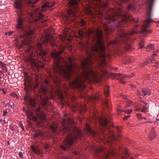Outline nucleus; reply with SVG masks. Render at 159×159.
I'll use <instances>...</instances> for the list:
<instances>
[{
	"label": "nucleus",
	"instance_id": "obj_1",
	"mask_svg": "<svg viewBox=\"0 0 159 159\" xmlns=\"http://www.w3.org/2000/svg\"><path fill=\"white\" fill-rule=\"evenodd\" d=\"M70 33V30L67 28L64 30L63 34L60 36L61 40L64 44L60 47V51L53 52L51 54V56L55 61L53 68L55 72L62 75L64 78L67 80H69L72 75H75L76 78L70 83V86L74 88L84 89L86 87L84 83L85 80H89L90 82L96 81L98 79V73L94 71L92 66V58L94 56L90 54L87 51L89 56L82 62V74L80 73V69L77 65L73 62V58L69 57L68 62H65L60 54L65 49L66 47H68L70 50L72 49V46L70 43L73 37Z\"/></svg>",
	"mask_w": 159,
	"mask_h": 159
},
{
	"label": "nucleus",
	"instance_id": "obj_2",
	"mask_svg": "<svg viewBox=\"0 0 159 159\" xmlns=\"http://www.w3.org/2000/svg\"><path fill=\"white\" fill-rule=\"evenodd\" d=\"M74 123V121L72 119L67 118L62 120V125L61 129L58 128V125L54 124L50 126L54 134H58L61 133L63 135L65 134H69L63 144L61 146L64 150L68 149L75 141L82 135V131L75 127Z\"/></svg>",
	"mask_w": 159,
	"mask_h": 159
},
{
	"label": "nucleus",
	"instance_id": "obj_3",
	"mask_svg": "<svg viewBox=\"0 0 159 159\" xmlns=\"http://www.w3.org/2000/svg\"><path fill=\"white\" fill-rule=\"evenodd\" d=\"M22 45L26 47V51L29 53V56L26 59L34 70L38 69L39 67H44L45 61H46L45 55L46 52L42 50V44L39 43L37 45V49L34 48L32 44L29 43L28 40L25 39L22 42Z\"/></svg>",
	"mask_w": 159,
	"mask_h": 159
},
{
	"label": "nucleus",
	"instance_id": "obj_4",
	"mask_svg": "<svg viewBox=\"0 0 159 159\" xmlns=\"http://www.w3.org/2000/svg\"><path fill=\"white\" fill-rule=\"evenodd\" d=\"M87 34L89 37L92 36V35L97 34V39L96 43L93 45H92L90 49L93 52L97 53L98 55V62L102 66L106 65V63L105 61V57L106 55L105 54V48L104 47L101 38L102 37V31L99 30H95V32L93 30H89L87 32Z\"/></svg>",
	"mask_w": 159,
	"mask_h": 159
},
{
	"label": "nucleus",
	"instance_id": "obj_5",
	"mask_svg": "<svg viewBox=\"0 0 159 159\" xmlns=\"http://www.w3.org/2000/svg\"><path fill=\"white\" fill-rule=\"evenodd\" d=\"M122 10L120 8H110V11L107 13V15L108 17L105 19L107 22L110 23L112 22L117 21L119 23L120 22H124L128 21H131L134 22L138 21L132 17H128V15L125 14V12L122 13Z\"/></svg>",
	"mask_w": 159,
	"mask_h": 159
},
{
	"label": "nucleus",
	"instance_id": "obj_6",
	"mask_svg": "<svg viewBox=\"0 0 159 159\" xmlns=\"http://www.w3.org/2000/svg\"><path fill=\"white\" fill-rule=\"evenodd\" d=\"M136 31L135 29L133 30L131 32L127 33L124 32L123 30H121L119 32H118L119 34L118 39H116L115 40L111 41L108 43V48L112 47L113 48L118 45L119 44L122 43L127 44L129 40L130 36L132 35L136 34Z\"/></svg>",
	"mask_w": 159,
	"mask_h": 159
},
{
	"label": "nucleus",
	"instance_id": "obj_7",
	"mask_svg": "<svg viewBox=\"0 0 159 159\" xmlns=\"http://www.w3.org/2000/svg\"><path fill=\"white\" fill-rule=\"evenodd\" d=\"M154 0H149L147 4V10L148 11L147 14V19L144 21L142 30L143 34H149L151 32L150 30H147V28L150 26V23L153 22L151 18L152 17L151 10L153 4Z\"/></svg>",
	"mask_w": 159,
	"mask_h": 159
},
{
	"label": "nucleus",
	"instance_id": "obj_8",
	"mask_svg": "<svg viewBox=\"0 0 159 159\" xmlns=\"http://www.w3.org/2000/svg\"><path fill=\"white\" fill-rule=\"evenodd\" d=\"M55 3L52 4L50 3L49 2H46L42 6L41 8H38L35 9L34 11L30 13V16L32 18H34V21L36 22L39 20H40L43 16V15L42 13V11H45L44 9V8H49L52 7Z\"/></svg>",
	"mask_w": 159,
	"mask_h": 159
},
{
	"label": "nucleus",
	"instance_id": "obj_9",
	"mask_svg": "<svg viewBox=\"0 0 159 159\" xmlns=\"http://www.w3.org/2000/svg\"><path fill=\"white\" fill-rule=\"evenodd\" d=\"M41 89V90H39V92L41 93V91L43 93V94H42L40 95V99L41 100V103L43 106H45L46 105L48 99V96L47 95L48 91L47 88L46 86L43 84Z\"/></svg>",
	"mask_w": 159,
	"mask_h": 159
},
{
	"label": "nucleus",
	"instance_id": "obj_10",
	"mask_svg": "<svg viewBox=\"0 0 159 159\" xmlns=\"http://www.w3.org/2000/svg\"><path fill=\"white\" fill-rule=\"evenodd\" d=\"M46 37H45L43 41V44L46 45L48 42H49L50 44H51L52 47L56 46L57 48V46L55 45L53 40V37L52 36H51L50 33L48 34H46Z\"/></svg>",
	"mask_w": 159,
	"mask_h": 159
},
{
	"label": "nucleus",
	"instance_id": "obj_11",
	"mask_svg": "<svg viewBox=\"0 0 159 159\" xmlns=\"http://www.w3.org/2000/svg\"><path fill=\"white\" fill-rule=\"evenodd\" d=\"M115 77L116 79L120 80L121 83H124L123 81L125 78L129 77V78H132L134 75V73H132L130 75H124L120 73H116L114 74Z\"/></svg>",
	"mask_w": 159,
	"mask_h": 159
},
{
	"label": "nucleus",
	"instance_id": "obj_12",
	"mask_svg": "<svg viewBox=\"0 0 159 159\" xmlns=\"http://www.w3.org/2000/svg\"><path fill=\"white\" fill-rule=\"evenodd\" d=\"M24 24V19L22 17H19L17 19V24L16 26V28L21 30H23Z\"/></svg>",
	"mask_w": 159,
	"mask_h": 159
},
{
	"label": "nucleus",
	"instance_id": "obj_13",
	"mask_svg": "<svg viewBox=\"0 0 159 159\" xmlns=\"http://www.w3.org/2000/svg\"><path fill=\"white\" fill-rule=\"evenodd\" d=\"M40 110V107H39L35 109V111L37 112V116L39 117V118L42 121L44 122L46 121V117L44 114L43 112H41L40 113H39Z\"/></svg>",
	"mask_w": 159,
	"mask_h": 159
},
{
	"label": "nucleus",
	"instance_id": "obj_14",
	"mask_svg": "<svg viewBox=\"0 0 159 159\" xmlns=\"http://www.w3.org/2000/svg\"><path fill=\"white\" fill-rule=\"evenodd\" d=\"M134 107L135 108L134 109V110L136 111H139L142 108L141 111L142 112L145 113L147 111V108L144 106H143L142 107L141 104L140 103L138 104L137 105L135 106Z\"/></svg>",
	"mask_w": 159,
	"mask_h": 159
},
{
	"label": "nucleus",
	"instance_id": "obj_15",
	"mask_svg": "<svg viewBox=\"0 0 159 159\" xmlns=\"http://www.w3.org/2000/svg\"><path fill=\"white\" fill-rule=\"evenodd\" d=\"M85 129L88 132V133L90 134L93 136H94L96 134V132L91 129L89 125L88 124H86L85 126Z\"/></svg>",
	"mask_w": 159,
	"mask_h": 159
},
{
	"label": "nucleus",
	"instance_id": "obj_16",
	"mask_svg": "<svg viewBox=\"0 0 159 159\" xmlns=\"http://www.w3.org/2000/svg\"><path fill=\"white\" fill-rule=\"evenodd\" d=\"M15 1L14 4L15 7L19 9V11H20L21 12V10L20 9L22 5V0H15Z\"/></svg>",
	"mask_w": 159,
	"mask_h": 159
},
{
	"label": "nucleus",
	"instance_id": "obj_17",
	"mask_svg": "<svg viewBox=\"0 0 159 159\" xmlns=\"http://www.w3.org/2000/svg\"><path fill=\"white\" fill-rule=\"evenodd\" d=\"M116 152L114 150H112L110 151H108L105 154V159H109L110 156L116 155Z\"/></svg>",
	"mask_w": 159,
	"mask_h": 159
},
{
	"label": "nucleus",
	"instance_id": "obj_18",
	"mask_svg": "<svg viewBox=\"0 0 159 159\" xmlns=\"http://www.w3.org/2000/svg\"><path fill=\"white\" fill-rule=\"evenodd\" d=\"M156 137V134L155 132V129L152 128L148 136V138L151 140L154 139Z\"/></svg>",
	"mask_w": 159,
	"mask_h": 159
},
{
	"label": "nucleus",
	"instance_id": "obj_19",
	"mask_svg": "<svg viewBox=\"0 0 159 159\" xmlns=\"http://www.w3.org/2000/svg\"><path fill=\"white\" fill-rule=\"evenodd\" d=\"M100 99L99 94H97L90 98V100L93 103H96L98 99Z\"/></svg>",
	"mask_w": 159,
	"mask_h": 159
},
{
	"label": "nucleus",
	"instance_id": "obj_20",
	"mask_svg": "<svg viewBox=\"0 0 159 159\" xmlns=\"http://www.w3.org/2000/svg\"><path fill=\"white\" fill-rule=\"evenodd\" d=\"M44 136L43 132L41 131H38L36 132L34 135L35 138L42 137Z\"/></svg>",
	"mask_w": 159,
	"mask_h": 159
},
{
	"label": "nucleus",
	"instance_id": "obj_21",
	"mask_svg": "<svg viewBox=\"0 0 159 159\" xmlns=\"http://www.w3.org/2000/svg\"><path fill=\"white\" fill-rule=\"evenodd\" d=\"M103 27L105 32L107 34H109L114 31L112 29L109 28L106 24H104Z\"/></svg>",
	"mask_w": 159,
	"mask_h": 159
},
{
	"label": "nucleus",
	"instance_id": "obj_22",
	"mask_svg": "<svg viewBox=\"0 0 159 159\" xmlns=\"http://www.w3.org/2000/svg\"><path fill=\"white\" fill-rule=\"evenodd\" d=\"M151 92L150 90L148 88H146L142 89V93H143L144 96L150 95L151 94Z\"/></svg>",
	"mask_w": 159,
	"mask_h": 159
},
{
	"label": "nucleus",
	"instance_id": "obj_23",
	"mask_svg": "<svg viewBox=\"0 0 159 159\" xmlns=\"http://www.w3.org/2000/svg\"><path fill=\"white\" fill-rule=\"evenodd\" d=\"M100 123L101 125L103 127H107L108 125V121L106 119L104 118V119H100Z\"/></svg>",
	"mask_w": 159,
	"mask_h": 159
},
{
	"label": "nucleus",
	"instance_id": "obj_24",
	"mask_svg": "<svg viewBox=\"0 0 159 159\" xmlns=\"http://www.w3.org/2000/svg\"><path fill=\"white\" fill-rule=\"evenodd\" d=\"M31 148L32 150L37 154H39L40 153V150L38 149V147H35L33 146H31Z\"/></svg>",
	"mask_w": 159,
	"mask_h": 159
},
{
	"label": "nucleus",
	"instance_id": "obj_25",
	"mask_svg": "<svg viewBox=\"0 0 159 159\" xmlns=\"http://www.w3.org/2000/svg\"><path fill=\"white\" fill-rule=\"evenodd\" d=\"M0 68L2 70V72L5 73L7 71L5 64L1 61H0Z\"/></svg>",
	"mask_w": 159,
	"mask_h": 159
},
{
	"label": "nucleus",
	"instance_id": "obj_26",
	"mask_svg": "<svg viewBox=\"0 0 159 159\" xmlns=\"http://www.w3.org/2000/svg\"><path fill=\"white\" fill-rule=\"evenodd\" d=\"M104 150V148L103 147H101L96 148L94 152L95 156L98 157H99L98 155V153L99 152L103 151Z\"/></svg>",
	"mask_w": 159,
	"mask_h": 159
},
{
	"label": "nucleus",
	"instance_id": "obj_27",
	"mask_svg": "<svg viewBox=\"0 0 159 159\" xmlns=\"http://www.w3.org/2000/svg\"><path fill=\"white\" fill-rule=\"evenodd\" d=\"M33 0H28V3L29 5L31 7H34L35 3L39 0H36L34 1Z\"/></svg>",
	"mask_w": 159,
	"mask_h": 159
},
{
	"label": "nucleus",
	"instance_id": "obj_28",
	"mask_svg": "<svg viewBox=\"0 0 159 159\" xmlns=\"http://www.w3.org/2000/svg\"><path fill=\"white\" fill-rule=\"evenodd\" d=\"M125 107H127L131 106L133 104L132 102L128 99H126L125 102Z\"/></svg>",
	"mask_w": 159,
	"mask_h": 159
},
{
	"label": "nucleus",
	"instance_id": "obj_29",
	"mask_svg": "<svg viewBox=\"0 0 159 159\" xmlns=\"http://www.w3.org/2000/svg\"><path fill=\"white\" fill-rule=\"evenodd\" d=\"M80 38L81 39L85 35V30L83 31L80 30L78 33Z\"/></svg>",
	"mask_w": 159,
	"mask_h": 159
},
{
	"label": "nucleus",
	"instance_id": "obj_30",
	"mask_svg": "<svg viewBox=\"0 0 159 159\" xmlns=\"http://www.w3.org/2000/svg\"><path fill=\"white\" fill-rule=\"evenodd\" d=\"M125 111V113L126 114H127L129 115L133 111V109H130L129 110H118V113L119 114L120 113L121 111Z\"/></svg>",
	"mask_w": 159,
	"mask_h": 159
},
{
	"label": "nucleus",
	"instance_id": "obj_31",
	"mask_svg": "<svg viewBox=\"0 0 159 159\" xmlns=\"http://www.w3.org/2000/svg\"><path fill=\"white\" fill-rule=\"evenodd\" d=\"M104 93L106 96H107L109 95V86L105 87Z\"/></svg>",
	"mask_w": 159,
	"mask_h": 159
},
{
	"label": "nucleus",
	"instance_id": "obj_32",
	"mask_svg": "<svg viewBox=\"0 0 159 159\" xmlns=\"http://www.w3.org/2000/svg\"><path fill=\"white\" fill-rule=\"evenodd\" d=\"M137 1H135V3H136ZM135 4H131L128 7V9L129 10H134L135 9L136 7L135 6Z\"/></svg>",
	"mask_w": 159,
	"mask_h": 159
},
{
	"label": "nucleus",
	"instance_id": "obj_33",
	"mask_svg": "<svg viewBox=\"0 0 159 159\" xmlns=\"http://www.w3.org/2000/svg\"><path fill=\"white\" fill-rule=\"evenodd\" d=\"M125 156H123L120 157L121 159H126L127 158V157L129 156V153L127 149H125Z\"/></svg>",
	"mask_w": 159,
	"mask_h": 159
},
{
	"label": "nucleus",
	"instance_id": "obj_34",
	"mask_svg": "<svg viewBox=\"0 0 159 159\" xmlns=\"http://www.w3.org/2000/svg\"><path fill=\"white\" fill-rule=\"evenodd\" d=\"M27 116L28 118L30 119L33 116V114L31 112H27L26 113Z\"/></svg>",
	"mask_w": 159,
	"mask_h": 159
},
{
	"label": "nucleus",
	"instance_id": "obj_35",
	"mask_svg": "<svg viewBox=\"0 0 159 159\" xmlns=\"http://www.w3.org/2000/svg\"><path fill=\"white\" fill-rule=\"evenodd\" d=\"M10 96L12 97L13 98H16L17 99L19 98V97L16 93H10Z\"/></svg>",
	"mask_w": 159,
	"mask_h": 159
},
{
	"label": "nucleus",
	"instance_id": "obj_36",
	"mask_svg": "<svg viewBox=\"0 0 159 159\" xmlns=\"http://www.w3.org/2000/svg\"><path fill=\"white\" fill-rule=\"evenodd\" d=\"M154 46L152 44H150L147 47L148 50H152L153 49Z\"/></svg>",
	"mask_w": 159,
	"mask_h": 159
},
{
	"label": "nucleus",
	"instance_id": "obj_37",
	"mask_svg": "<svg viewBox=\"0 0 159 159\" xmlns=\"http://www.w3.org/2000/svg\"><path fill=\"white\" fill-rule=\"evenodd\" d=\"M73 152L75 155H77L80 153L78 149H75V150H73Z\"/></svg>",
	"mask_w": 159,
	"mask_h": 159
},
{
	"label": "nucleus",
	"instance_id": "obj_38",
	"mask_svg": "<svg viewBox=\"0 0 159 159\" xmlns=\"http://www.w3.org/2000/svg\"><path fill=\"white\" fill-rule=\"evenodd\" d=\"M38 80H39V77L38 76L36 77V78H35V80H36V88H37L38 86L39 85V82H38Z\"/></svg>",
	"mask_w": 159,
	"mask_h": 159
},
{
	"label": "nucleus",
	"instance_id": "obj_39",
	"mask_svg": "<svg viewBox=\"0 0 159 159\" xmlns=\"http://www.w3.org/2000/svg\"><path fill=\"white\" fill-rule=\"evenodd\" d=\"M38 117L39 118L37 115V116H33L32 117V120L36 122L38 120Z\"/></svg>",
	"mask_w": 159,
	"mask_h": 159
},
{
	"label": "nucleus",
	"instance_id": "obj_40",
	"mask_svg": "<svg viewBox=\"0 0 159 159\" xmlns=\"http://www.w3.org/2000/svg\"><path fill=\"white\" fill-rule=\"evenodd\" d=\"M34 33V30H30V32L28 33V34L29 35H33Z\"/></svg>",
	"mask_w": 159,
	"mask_h": 159
},
{
	"label": "nucleus",
	"instance_id": "obj_41",
	"mask_svg": "<svg viewBox=\"0 0 159 159\" xmlns=\"http://www.w3.org/2000/svg\"><path fill=\"white\" fill-rule=\"evenodd\" d=\"M14 32L12 31H10L8 32H7L5 33V35H7L8 34L9 36H11L13 33Z\"/></svg>",
	"mask_w": 159,
	"mask_h": 159
},
{
	"label": "nucleus",
	"instance_id": "obj_42",
	"mask_svg": "<svg viewBox=\"0 0 159 159\" xmlns=\"http://www.w3.org/2000/svg\"><path fill=\"white\" fill-rule=\"evenodd\" d=\"M82 111L84 112H85L87 111V107L85 105L84 107H81Z\"/></svg>",
	"mask_w": 159,
	"mask_h": 159
},
{
	"label": "nucleus",
	"instance_id": "obj_43",
	"mask_svg": "<svg viewBox=\"0 0 159 159\" xmlns=\"http://www.w3.org/2000/svg\"><path fill=\"white\" fill-rule=\"evenodd\" d=\"M81 46L82 47V49L85 51V44L83 43H81Z\"/></svg>",
	"mask_w": 159,
	"mask_h": 159
},
{
	"label": "nucleus",
	"instance_id": "obj_44",
	"mask_svg": "<svg viewBox=\"0 0 159 159\" xmlns=\"http://www.w3.org/2000/svg\"><path fill=\"white\" fill-rule=\"evenodd\" d=\"M19 156L20 157L22 158H23V154L21 152H20L19 154Z\"/></svg>",
	"mask_w": 159,
	"mask_h": 159
},
{
	"label": "nucleus",
	"instance_id": "obj_45",
	"mask_svg": "<svg viewBox=\"0 0 159 159\" xmlns=\"http://www.w3.org/2000/svg\"><path fill=\"white\" fill-rule=\"evenodd\" d=\"M80 24L81 25L84 26L85 24V22L83 20H82L80 21Z\"/></svg>",
	"mask_w": 159,
	"mask_h": 159
},
{
	"label": "nucleus",
	"instance_id": "obj_46",
	"mask_svg": "<svg viewBox=\"0 0 159 159\" xmlns=\"http://www.w3.org/2000/svg\"><path fill=\"white\" fill-rule=\"evenodd\" d=\"M8 104L10 106V107L11 108H14V107L13 103L12 104H11L10 103V102H9L8 103Z\"/></svg>",
	"mask_w": 159,
	"mask_h": 159
},
{
	"label": "nucleus",
	"instance_id": "obj_47",
	"mask_svg": "<svg viewBox=\"0 0 159 159\" xmlns=\"http://www.w3.org/2000/svg\"><path fill=\"white\" fill-rule=\"evenodd\" d=\"M158 116H157V120L155 121V123L156 124H158L159 123V117L158 118Z\"/></svg>",
	"mask_w": 159,
	"mask_h": 159
},
{
	"label": "nucleus",
	"instance_id": "obj_48",
	"mask_svg": "<svg viewBox=\"0 0 159 159\" xmlns=\"http://www.w3.org/2000/svg\"><path fill=\"white\" fill-rule=\"evenodd\" d=\"M137 117L139 119H142L143 118V117H142L141 116V115L140 114H138L137 115ZM143 118H144L143 117Z\"/></svg>",
	"mask_w": 159,
	"mask_h": 159
},
{
	"label": "nucleus",
	"instance_id": "obj_49",
	"mask_svg": "<svg viewBox=\"0 0 159 159\" xmlns=\"http://www.w3.org/2000/svg\"><path fill=\"white\" fill-rule=\"evenodd\" d=\"M156 55H157V54L155 53H154L153 54L152 56V60L154 59Z\"/></svg>",
	"mask_w": 159,
	"mask_h": 159
},
{
	"label": "nucleus",
	"instance_id": "obj_50",
	"mask_svg": "<svg viewBox=\"0 0 159 159\" xmlns=\"http://www.w3.org/2000/svg\"><path fill=\"white\" fill-rule=\"evenodd\" d=\"M130 115H128L127 116H125L124 118V120H126L128 118H129L130 117Z\"/></svg>",
	"mask_w": 159,
	"mask_h": 159
},
{
	"label": "nucleus",
	"instance_id": "obj_51",
	"mask_svg": "<svg viewBox=\"0 0 159 159\" xmlns=\"http://www.w3.org/2000/svg\"><path fill=\"white\" fill-rule=\"evenodd\" d=\"M144 45L143 44L141 45V43H140L139 48L140 49H142V48H143L144 47Z\"/></svg>",
	"mask_w": 159,
	"mask_h": 159
},
{
	"label": "nucleus",
	"instance_id": "obj_52",
	"mask_svg": "<svg viewBox=\"0 0 159 159\" xmlns=\"http://www.w3.org/2000/svg\"><path fill=\"white\" fill-rule=\"evenodd\" d=\"M122 2H128L129 0H119Z\"/></svg>",
	"mask_w": 159,
	"mask_h": 159
},
{
	"label": "nucleus",
	"instance_id": "obj_53",
	"mask_svg": "<svg viewBox=\"0 0 159 159\" xmlns=\"http://www.w3.org/2000/svg\"><path fill=\"white\" fill-rule=\"evenodd\" d=\"M48 83V81L47 80L45 79V85H47Z\"/></svg>",
	"mask_w": 159,
	"mask_h": 159
},
{
	"label": "nucleus",
	"instance_id": "obj_54",
	"mask_svg": "<svg viewBox=\"0 0 159 159\" xmlns=\"http://www.w3.org/2000/svg\"><path fill=\"white\" fill-rule=\"evenodd\" d=\"M3 116H4L6 115L7 114V111H3Z\"/></svg>",
	"mask_w": 159,
	"mask_h": 159
},
{
	"label": "nucleus",
	"instance_id": "obj_55",
	"mask_svg": "<svg viewBox=\"0 0 159 159\" xmlns=\"http://www.w3.org/2000/svg\"><path fill=\"white\" fill-rule=\"evenodd\" d=\"M156 67H159V60L158 62L156 63V65L155 66Z\"/></svg>",
	"mask_w": 159,
	"mask_h": 159
},
{
	"label": "nucleus",
	"instance_id": "obj_56",
	"mask_svg": "<svg viewBox=\"0 0 159 159\" xmlns=\"http://www.w3.org/2000/svg\"><path fill=\"white\" fill-rule=\"evenodd\" d=\"M1 90L3 91V93H4V94H6V92L4 89H1Z\"/></svg>",
	"mask_w": 159,
	"mask_h": 159
},
{
	"label": "nucleus",
	"instance_id": "obj_57",
	"mask_svg": "<svg viewBox=\"0 0 159 159\" xmlns=\"http://www.w3.org/2000/svg\"><path fill=\"white\" fill-rule=\"evenodd\" d=\"M48 148H49V146L47 145H46L45 146V148L46 149H48Z\"/></svg>",
	"mask_w": 159,
	"mask_h": 159
},
{
	"label": "nucleus",
	"instance_id": "obj_58",
	"mask_svg": "<svg viewBox=\"0 0 159 159\" xmlns=\"http://www.w3.org/2000/svg\"><path fill=\"white\" fill-rule=\"evenodd\" d=\"M27 97L26 96H25V97H24V99L25 101H26V100L27 99Z\"/></svg>",
	"mask_w": 159,
	"mask_h": 159
},
{
	"label": "nucleus",
	"instance_id": "obj_59",
	"mask_svg": "<svg viewBox=\"0 0 159 159\" xmlns=\"http://www.w3.org/2000/svg\"><path fill=\"white\" fill-rule=\"evenodd\" d=\"M108 102H106V103H105V105H106L107 107H108Z\"/></svg>",
	"mask_w": 159,
	"mask_h": 159
},
{
	"label": "nucleus",
	"instance_id": "obj_60",
	"mask_svg": "<svg viewBox=\"0 0 159 159\" xmlns=\"http://www.w3.org/2000/svg\"><path fill=\"white\" fill-rule=\"evenodd\" d=\"M144 102V103L145 105L146 106L147 105V103H146V102Z\"/></svg>",
	"mask_w": 159,
	"mask_h": 159
},
{
	"label": "nucleus",
	"instance_id": "obj_61",
	"mask_svg": "<svg viewBox=\"0 0 159 159\" xmlns=\"http://www.w3.org/2000/svg\"><path fill=\"white\" fill-rule=\"evenodd\" d=\"M21 129L22 130H24V127L23 126H21Z\"/></svg>",
	"mask_w": 159,
	"mask_h": 159
},
{
	"label": "nucleus",
	"instance_id": "obj_62",
	"mask_svg": "<svg viewBox=\"0 0 159 159\" xmlns=\"http://www.w3.org/2000/svg\"><path fill=\"white\" fill-rule=\"evenodd\" d=\"M130 45H129V47L128 48V50L130 49Z\"/></svg>",
	"mask_w": 159,
	"mask_h": 159
},
{
	"label": "nucleus",
	"instance_id": "obj_63",
	"mask_svg": "<svg viewBox=\"0 0 159 159\" xmlns=\"http://www.w3.org/2000/svg\"><path fill=\"white\" fill-rule=\"evenodd\" d=\"M2 121V119H0V122Z\"/></svg>",
	"mask_w": 159,
	"mask_h": 159
},
{
	"label": "nucleus",
	"instance_id": "obj_64",
	"mask_svg": "<svg viewBox=\"0 0 159 159\" xmlns=\"http://www.w3.org/2000/svg\"><path fill=\"white\" fill-rule=\"evenodd\" d=\"M155 22L156 23H159V21H155Z\"/></svg>",
	"mask_w": 159,
	"mask_h": 159
}]
</instances>
